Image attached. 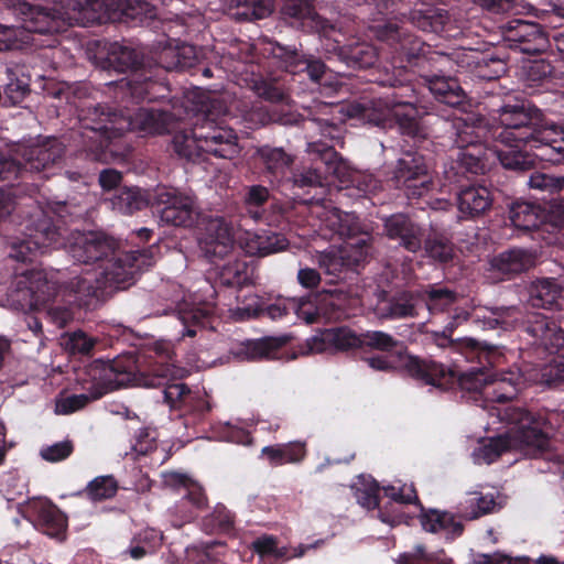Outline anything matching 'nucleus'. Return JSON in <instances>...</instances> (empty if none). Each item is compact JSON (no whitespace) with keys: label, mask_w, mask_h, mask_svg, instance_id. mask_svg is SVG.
I'll return each instance as SVG.
<instances>
[{"label":"nucleus","mask_w":564,"mask_h":564,"mask_svg":"<svg viewBox=\"0 0 564 564\" xmlns=\"http://www.w3.org/2000/svg\"><path fill=\"white\" fill-rule=\"evenodd\" d=\"M509 421L513 424L510 433L489 438L478 448L477 456L486 464L496 462L502 454L517 448L529 457L551 459V440L547 432L550 422L539 413L523 408L510 410Z\"/></svg>","instance_id":"6e6552de"},{"label":"nucleus","mask_w":564,"mask_h":564,"mask_svg":"<svg viewBox=\"0 0 564 564\" xmlns=\"http://www.w3.org/2000/svg\"><path fill=\"white\" fill-rule=\"evenodd\" d=\"M496 507L497 502L492 494L473 492L465 502L459 505L458 513L465 520H476L494 512Z\"/></svg>","instance_id":"603ef678"},{"label":"nucleus","mask_w":564,"mask_h":564,"mask_svg":"<svg viewBox=\"0 0 564 564\" xmlns=\"http://www.w3.org/2000/svg\"><path fill=\"white\" fill-rule=\"evenodd\" d=\"M35 528L43 534L63 542L67 536L68 518L56 505H43L36 512Z\"/></svg>","instance_id":"e433bc0d"},{"label":"nucleus","mask_w":564,"mask_h":564,"mask_svg":"<svg viewBox=\"0 0 564 564\" xmlns=\"http://www.w3.org/2000/svg\"><path fill=\"white\" fill-rule=\"evenodd\" d=\"M142 250L145 249L143 248ZM68 252L75 261L85 264L97 263L101 271H104L108 263L122 254L132 253L134 250L117 251L112 239L90 231L86 234L79 232L74 236L73 241L69 243Z\"/></svg>","instance_id":"6ab92c4d"},{"label":"nucleus","mask_w":564,"mask_h":564,"mask_svg":"<svg viewBox=\"0 0 564 564\" xmlns=\"http://www.w3.org/2000/svg\"><path fill=\"white\" fill-rule=\"evenodd\" d=\"M554 66L545 59H535L524 67L527 86L534 88L544 86L553 79Z\"/></svg>","instance_id":"680f3d73"},{"label":"nucleus","mask_w":564,"mask_h":564,"mask_svg":"<svg viewBox=\"0 0 564 564\" xmlns=\"http://www.w3.org/2000/svg\"><path fill=\"white\" fill-rule=\"evenodd\" d=\"M180 495L181 500L176 505V509L185 519H194L208 505L204 488L195 480L188 484Z\"/></svg>","instance_id":"09e8293b"},{"label":"nucleus","mask_w":564,"mask_h":564,"mask_svg":"<svg viewBox=\"0 0 564 564\" xmlns=\"http://www.w3.org/2000/svg\"><path fill=\"white\" fill-rule=\"evenodd\" d=\"M79 130L73 139L85 159L109 164L122 158L118 139L126 132L139 130L150 134L169 132L172 113L155 108H139L133 115L118 113L106 105H95L82 110Z\"/></svg>","instance_id":"f03ea898"},{"label":"nucleus","mask_w":564,"mask_h":564,"mask_svg":"<svg viewBox=\"0 0 564 564\" xmlns=\"http://www.w3.org/2000/svg\"><path fill=\"white\" fill-rule=\"evenodd\" d=\"M410 79H400L397 76H389L382 80L383 86L393 88L391 94L384 97L362 99L348 106V115L357 117L366 122L387 128L392 124V117L401 97H412L413 88L406 84Z\"/></svg>","instance_id":"ddd939ff"},{"label":"nucleus","mask_w":564,"mask_h":564,"mask_svg":"<svg viewBox=\"0 0 564 564\" xmlns=\"http://www.w3.org/2000/svg\"><path fill=\"white\" fill-rule=\"evenodd\" d=\"M33 276V294L29 307L45 308L51 302L54 301L55 296L57 295L56 288L46 279L45 274L41 270L34 272Z\"/></svg>","instance_id":"bf43d9fd"},{"label":"nucleus","mask_w":564,"mask_h":564,"mask_svg":"<svg viewBox=\"0 0 564 564\" xmlns=\"http://www.w3.org/2000/svg\"><path fill=\"white\" fill-rule=\"evenodd\" d=\"M305 354H319L324 351L347 352L361 348V334L347 326H337L319 329L307 338L304 344Z\"/></svg>","instance_id":"393cba45"},{"label":"nucleus","mask_w":564,"mask_h":564,"mask_svg":"<svg viewBox=\"0 0 564 564\" xmlns=\"http://www.w3.org/2000/svg\"><path fill=\"white\" fill-rule=\"evenodd\" d=\"M426 256L440 263H447L455 256L453 242L442 232L425 231V241L423 248Z\"/></svg>","instance_id":"864d4df0"},{"label":"nucleus","mask_w":564,"mask_h":564,"mask_svg":"<svg viewBox=\"0 0 564 564\" xmlns=\"http://www.w3.org/2000/svg\"><path fill=\"white\" fill-rule=\"evenodd\" d=\"M376 36L390 47L394 67L402 68L406 75L403 79L411 80L410 73L420 76V73H424L433 66L436 52H433L430 45L406 29L391 22L378 24Z\"/></svg>","instance_id":"9d476101"},{"label":"nucleus","mask_w":564,"mask_h":564,"mask_svg":"<svg viewBox=\"0 0 564 564\" xmlns=\"http://www.w3.org/2000/svg\"><path fill=\"white\" fill-rule=\"evenodd\" d=\"M261 452L271 466L300 463L306 456L305 444L301 442L265 446Z\"/></svg>","instance_id":"de8ad7c7"},{"label":"nucleus","mask_w":564,"mask_h":564,"mask_svg":"<svg viewBox=\"0 0 564 564\" xmlns=\"http://www.w3.org/2000/svg\"><path fill=\"white\" fill-rule=\"evenodd\" d=\"M390 182L409 199L420 198L433 188L426 156L419 150L404 151L398 159Z\"/></svg>","instance_id":"2eb2a0df"},{"label":"nucleus","mask_w":564,"mask_h":564,"mask_svg":"<svg viewBox=\"0 0 564 564\" xmlns=\"http://www.w3.org/2000/svg\"><path fill=\"white\" fill-rule=\"evenodd\" d=\"M494 199V193L487 186L471 185L458 192L456 203L463 219H476L491 209Z\"/></svg>","instance_id":"72a5a7b5"},{"label":"nucleus","mask_w":564,"mask_h":564,"mask_svg":"<svg viewBox=\"0 0 564 564\" xmlns=\"http://www.w3.org/2000/svg\"><path fill=\"white\" fill-rule=\"evenodd\" d=\"M118 481L113 476H98L85 488V495L93 501H102L116 496Z\"/></svg>","instance_id":"e2e57ef3"},{"label":"nucleus","mask_w":564,"mask_h":564,"mask_svg":"<svg viewBox=\"0 0 564 564\" xmlns=\"http://www.w3.org/2000/svg\"><path fill=\"white\" fill-rule=\"evenodd\" d=\"M402 367L406 375L424 386L446 391L458 384L460 390L477 394L488 403H507L513 400L521 387V378L514 372L488 373L482 368L471 367L456 372L432 358L408 355Z\"/></svg>","instance_id":"20e7f679"},{"label":"nucleus","mask_w":564,"mask_h":564,"mask_svg":"<svg viewBox=\"0 0 564 564\" xmlns=\"http://www.w3.org/2000/svg\"><path fill=\"white\" fill-rule=\"evenodd\" d=\"M256 94L271 104H282L288 99L284 86L276 79H261L254 84Z\"/></svg>","instance_id":"338daca9"},{"label":"nucleus","mask_w":564,"mask_h":564,"mask_svg":"<svg viewBox=\"0 0 564 564\" xmlns=\"http://www.w3.org/2000/svg\"><path fill=\"white\" fill-rule=\"evenodd\" d=\"M152 207L162 223L174 227L188 228L198 216L193 196L174 187H158L152 197Z\"/></svg>","instance_id":"f3484780"},{"label":"nucleus","mask_w":564,"mask_h":564,"mask_svg":"<svg viewBox=\"0 0 564 564\" xmlns=\"http://www.w3.org/2000/svg\"><path fill=\"white\" fill-rule=\"evenodd\" d=\"M39 270L35 268L25 269L21 272L15 270L14 278L10 285V295L15 297L23 306H29L33 294V273Z\"/></svg>","instance_id":"13d9d810"},{"label":"nucleus","mask_w":564,"mask_h":564,"mask_svg":"<svg viewBox=\"0 0 564 564\" xmlns=\"http://www.w3.org/2000/svg\"><path fill=\"white\" fill-rule=\"evenodd\" d=\"M262 54L273 59L276 66L292 75L306 74L314 83H319L326 72L325 63L314 55H306L294 46L282 45L276 41H263Z\"/></svg>","instance_id":"a211bd4d"},{"label":"nucleus","mask_w":564,"mask_h":564,"mask_svg":"<svg viewBox=\"0 0 564 564\" xmlns=\"http://www.w3.org/2000/svg\"><path fill=\"white\" fill-rule=\"evenodd\" d=\"M251 281V273L245 260L230 261L221 267L216 283L225 288L240 289Z\"/></svg>","instance_id":"3c124183"},{"label":"nucleus","mask_w":564,"mask_h":564,"mask_svg":"<svg viewBox=\"0 0 564 564\" xmlns=\"http://www.w3.org/2000/svg\"><path fill=\"white\" fill-rule=\"evenodd\" d=\"M174 349L169 340H156L140 352H128L112 360H94L85 368L87 380L95 393L72 394L56 402L57 414H70L85 408L91 399H99L109 391L129 384L160 388L163 401L171 410L181 412L185 425L197 424L208 416L212 405L206 394L193 391L184 382L175 380Z\"/></svg>","instance_id":"f257e3e1"},{"label":"nucleus","mask_w":564,"mask_h":564,"mask_svg":"<svg viewBox=\"0 0 564 564\" xmlns=\"http://www.w3.org/2000/svg\"><path fill=\"white\" fill-rule=\"evenodd\" d=\"M195 59L194 47L191 45L176 50L164 48L152 66L145 63L144 56L135 48L115 43L108 52L105 67L117 73L131 72L127 82L131 98L135 102H152L169 97L171 93L165 78L166 72L191 68Z\"/></svg>","instance_id":"39448f33"},{"label":"nucleus","mask_w":564,"mask_h":564,"mask_svg":"<svg viewBox=\"0 0 564 564\" xmlns=\"http://www.w3.org/2000/svg\"><path fill=\"white\" fill-rule=\"evenodd\" d=\"M492 113L499 123L512 129L503 135L530 147L536 160L552 164L564 162V137L542 129L544 115L530 100L508 95Z\"/></svg>","instance_id":"423d86ee"},{"label":"nucleus","mask_w":564,"mask_h":564,"mask_svg":"<svg viewBox=\"0 0 564 564\" xmlns=\"http://www.w3.org/2000/svg\"><path fill=\"white\" fill-rule=\"evenodd\" d=\"M364 249L340 246L330 248L318 256V264L325 274L336 279H346L349 273H358L368 261Z\"/></svg>","instance_id":"5701e85b"},{"label":"nucleus","mask_w":564,"mask_h":564,"mask_svg":"<svg viewBox=\"0 0 564 564\" xmlns=\"http://www.w3.org/2000/svg\"><path fill=\"white\" fill-rule=\"evenodd\" d=\"M13 13L30 33L53 34L74 23L84 26L106 21L105 9H111L109 19L131 26L143 24L156 17V7L148 0H61L64 12L33 6L26 1H10Z\"/></svg>","instance_id":"7ed1b4c3"},{"label":"nucleus","mask_w":564,"mask_h":564,"mask_svg":"<svg viewBox=\"0 0 564 564\" xmlns=\"http://www.w3.org/2000/svg\"><path fill=\"white\" fill-rule=\"evenodd\" d=\"M279 13L285 24L304 33H321L329 28L328 21L317 13L313 0H284Z\"/></svg>","instance_id":"a878e982"},{"label":"nucleus","mask_w":564,"mask_h":564,"mask_svg":"<svg viewBox=\"0 0 564 564\" xmlns=\"http://www.w3.org/2000/svg\"><path fill=\"white\" fill-rule=\"evenodd\" d=\"M173 150L180 156L188 161H198L205 153L203 142L196 137V127L189 133L181 132L173 137Z\"/></svg>","instance_id":"4d7b16f0"},{"label":"nucleus","mask_w":564,"mask_h":564,"mask_svg":"<svg viewBox=\"0 0 564 564\" xmlns=\"http://www.w3.org/2000/svg\"><path fill=\"white\" fill-rule=\"evenodd\" d=\"M505 46L528 55H538L551 46L550 35L536 23L512 20L502 30Z\"/></svg>","instance_id":"aec40b11"},{"label":"nucleus","mask_w":564,"mask_h":564,"mask_svg":"<svg viewBox=\"0 0 564 564\" xmlns=\"http://www.w3.org/2000/svg\"><path fill=\"white\" fill-rule=\"evenodd\" d=\"M64 154L65 145L55 137L45 138L42 142L28 147L23 153V175L29 172L46 173L63 161ZM45 177H48V174H45Z\"/></svg>","instance_id":"cd10ccee"},{"label":"nucleus","mask_w":564,"mask_h":564,"mask_svg":"<svg viewBox=\"0 0 564 564\" xmlns=\"http://www.w3.org/2000/svg\"><path fill=\"white\" fill-rule=\"evenodd\" d=\"M518 327L523 338L547 351H558L564 347V330L553 317L540 312H528Z\"/></svg>","instance_id":"412c9836"},{"label":"nucleus","mask_w":564,"mask_h":564,"mask_svg":"<svg viewBox=\"0 0 564 564\" xmlns=\"http://www.w3.org/2000/svg\"><path fill=\"white\" fill-rule=\"evenodd\" d=\"M408 20L423 32L441 33L449 22V14L445 9L423 6L411 10Z\"/></svg>","instance_id":"a19ab883"},{"label":"nucleus","mask_w":564,"mask_h":564,"mask_svg":"<svg viewBox=\"0 0 564 564\" xmlns=\"http://www.w3.org/2000/svg\"><path fill=\"white\" fill-rule=\"evenodd\" d=\"M254 160L261 173L271 184L284 185L290 178L294 164V156L283 148L261 145L254 153Z\"/></svg>","instance_id":"c85d7f7f"},{"label":"nucleus","mask_w":564,"mask_h":564,"mask_svg":"<svg viewBox=\"0 0 564 564\" xmlns=\"http://www.w3.org/2000/svg\"><path fill=\"white\" fill-rule=\"evenodd\" d=\"M352 299L340 289L323 290L306 296L291 297L292 312L306 324H313L321 317L340 319L348 317L347 310Z\"/></svg>","instance_id":"4468645a"},{"label":"nucleus","mask_w":564,"mask_h":564,"mask_svg":"<svg viewBox=\"0 0 564 564\" xmlns=\"http://www.w3.org/2000/svg\"><path fill=\"white\" fill-rule=\"evenodd\" d=\"M362 487H354V496L357 502L367 510L379 509V517L382 522L390 523L392 518L388 516L383 508H380L379 490L380 487L375 479L368 481L361 476Z\"/></svg>","instance_id":"6e6d98bb"},{"label":"nucleus","mask_w":564,"mask_h":564,"mask_svg":"<svg viewBox=\"0 0 564 564\" xmlns=\"http://www.w3.org/2000/svg\"><path fill=\"white\" fill-rule=\"evenodd\" d=\"M535 264V257L532 252L512 248L500 252L491 260V267L506 275H513L524 272Z\"/></svg>","instance_id":"4c0bfd02"},{"label":"nucleus","mask_w":564,"mask_h":564,"mask_svg":"<svg viewBox=\"0 0 564 564\" xmlns=\"http://www.w3.org/2000/svg\"><path fill=\"white\" fill-rule=\"evenodd\" d=\"M382 229L387 239L408 252L417 253L423 248L426 227L409 214L395 213L383 217Z\"/></svg>","instance_id":"4be33fe9"},{"label":"nucleus","mask_w":564,"mask_h":564,"mask_svg":"<svg viewBox=\"0 0 564 564\" xmlns=\"http://www.w3.org/2000/svg\"><path fill=\"white\" fill-rule=\"evenodd\" d=\"M335 232L345 241L343 246L364 249L370 257L372 236L369 226L355 213H338L332 221Z\"/></svg>","instance_id":"2f4dec72"},{"label":"nucleus","mask_w":564,"mask_h":564,"mask_svg":"<svg viewBox=\"0 0 564 564\" xmlns=\"http://www.w3.org/2000/svg\"><path fill=\"white\" fill-rule=\"evenodd\" d=\"M291 337L288 335L282 336H267L256 340L247 341L241 352L249 360L259 359H278L280 358V350L285 347Z\"/></svg>","instance_id":"79ce46f5"},{"label":"nucleus","mask_w":564,"mask_h":564,"mask_svg":"<svg viewBox=\"0 0 564 564\" xmlns=\"http://www.w3.org/2000/svg\"><path fill=\"white\" fill-rule=\"evenodd\" d=\"M538 175H547L546 173L534 172L529 178V186L531 188L546 191L554 195L550 202L546 210H543V223L556 229H564V191L553 187L538 186L533 178Z\"/></svg>","instance_id":"a18cd8bd"},{"label":"nucleus","mask_w":564,"mask_h":564,"mask_svg":"<svg viewBox=\"0 0 564 564\" xmlns=\"http://www.w3.org/2000/svg\"><path fill=\"white\" fill-rule=\"evenodd\" d=\"M336 181L344 184L347 189H356L359 196L373 194L381 188V183L372 174L351 170L343 160V171L336 173Z\"/></svg>","instance_id":"c03bdc74"},{"label":"nucleus","mask_w":564,"mask_h":564,"mask_svg":"<svg viewBox=\"0 0 564 564\" xmlns=\"http://www.w3.org/2000/svg\"><path fill=\"white\" fill-rule=\"evenodd\" d=\"M541 382L551 389L564 390V357L554 358L540 372Z\"/></svg>","instance_id":"774afa93"},{"label":"nucleus","mask_w":564,"mask_h":564,"mask_svg":"<svg viewBox=\"0 0 564 564\" xmlns=\"http://www.w3.org/2000/svg\"><path fill=\"white\" fill-rule=\"evenodd\" d=\"M154 263L152 251L137 250L122 254L108 263L98 275H78L66 285L69 304L86 311H95L118 290L135 282V276Z\"/></svg>","instance_id":"0eeeda50"},{"label":"nucleus","mask_w":564,"mask_h":564,"mask_svg":"<svg viewBox=\"0 0 564 564\" xmlns=\"http://www.w3.org/2000/svg\"><path fill=\"white\" fill-rule=\"evenodd\" d=\"M488 118L469 112L464 117H435L431 121L432 133L441 140L444 147L458 148L473 143L474 138H480L488 131Z\"/></svg>","instance_id":"dca6fc26"},{"label":"nucleus","mask_w":564,"mask_h":564,"mask_svg":"<svg viewBox=\"0 0 564 564\" xmlns=\"http://www.w3.org/2000/svg\"><path fill=\"white\" fill-rule=\"evenodd\" d=\"M432 68L433 66L424 73H420V77L424 79L434 98L452 108L464 106L467 102V95L458 80L453 77L440 76Z\"/></svg>","instance_id":"473e14b6"},{"label":"nucleus","mask_w":564,"mask_h":564,"mask_svg":"<svg viewBox=\"0 0 564 564\" xmlns=\"http://www.w3.org/2000/svg\"><path fill=\"white\" fill-rule=\"evenodd\" d=\"M416 96L414 91L412 97H401L394 109L392 122L398 126L400 133L419 145L426 140L425 129L417 119V109L415 106Z\"/></svg>","instance_id":"f704fd0d"},{"label":"nucleus","mask_w":564,"mask_h":564,"mask_svg":"<svg viewBox=\"0 0 564 564\" xmlns=\"http://www.w3.org/2000/svg\"><path fill=\"white\" fill-rule=\"evenodd\" d=\"M273 199L270 191L263 185H251L247 187L243 196L246 213L256 221L267 216L269 203Z\"/></svg>","instance_id":"8fccbe9b"},{"label":"nucleus","mask_w":564,"mask_h":564,"mask_svg":"<svg viewBox=\"0 0 564 564\" xmlns=\"http://www.w3.org/2000/svg\"><path fill=\"white\" fill-rule=\"evenodd\" d=\"M338 59L351 69H366L372 67L378 61L377 50L368 44L356 42L336 47Z\"/></svg>","instance_id":"58836bf2"},{"label":"nucleus","mask_w":564,"mask_h":564,"mask_svg":"<svg viewBox=\"0 0 564 564\" xmlns=\"http://www.w3.org/2000/svg\"><path fill=\"white\" fill-rule=\"evenodd\" d=\"M497 127L488 120V131L480 138H474V142L466 147H458V162L469 173H482L492 159V147L497 137Z\"/></svg>","instance_id":"c756f323"},{"label":"nucleus","mask_w":564,"mask_h":564,"mask_svg":"<svg viewBox=\"0 0 564 564\" xmlns=\"http://www.w3.org/2000/svg\"><path fill=\"white\" fill-rule=\"evenodd\" d=\"M509 219L514 228L531 231L543 224V209L535 203L518 199L509 206Z\"/></svg>","instance_id":"ea45409f"},{"label":"nucleus","mask_w":564,"mask_h":564,"mask_svg":"<svg viewBox=\"0 0 564 564\" xmlns=\"http://www.w3.org/2000/svg\"><path fill=\"white\" fill-rule=\"evenodd\" d=\"M196 137L203 142L205 153L216 158L231 160L240 152L235 130L215 124L214 121L206 120L204 124L196 127Z\"/></svg>","instance_id":"bb28decb"},{"label":"nucleus","mask_w":564,"mask_h":564,"mask_svg":"<svg viewBox=\"0 0 564 564\" xmlns=\"http://www.w3.org/2000/svg\"><path fill=\"white\" fill-rule=\"evenodd\" d=\"M512 308L495 307L479 308L471 314L462 312L452 317L445 325L442 333H435L436 345L441 348H451L460 354L469 362H476V368H482V371L494 373V368L502 358V354L495 345L480 341L471 337L453 339L452 335L459 325V319L470 321L482 329L507 328L509 326L508 318L511 316Z\"/></svg>","instance_id":"1a4fd4ad"},{"label":"nucleus","mask_w":564,"mask_h":564,"mask_svg":"<svg viewBox=\"0 0 564 564\" xmlns=\"http://www.w3.org/2000/svg\"><path fill=\"white\" fill-rule=\"evenodd\" d=\"M215 314V305L206 303L203 307H194L183 314L185 332L184 336L194 337L197 333L195 326L207 327L212 324Z\"/></svg>","instance_id":"052dcab7"},{"label":"nucleus","mask_w":564,"mask_h":564,"mask_svg":"<svg viewBox=\"0 0 564 564\" xmlns=\"http://www.w3.org/2000/svg\"><path fill=\"white\" fill-rule=\"evenodd\" d=\"M457 301V293L447 288H433L426 292V305L432 314L441 313Z\"/></svg>","instance_id":"69168bd1"},{"label":"nucleus","mask_w":564,"mask_h":564,"mask_svg":"<svg viewBox=\"0 0 564 564\" xmlns=\"http://www.w3.org/2000/svg\"><path fill=\"white\" fill-rule=\"evenodd\" d=\"M112 209L122 215H133L144 209L150 198L140 187H118V189L109 198Z\"/></svg>","instance_id":"37998d69"},{"label":"nucleus","mask_w":564,"mask_h":564,"mask_svg":"<svg viewBox=\"0 0 564 564\" xmlns=\"http://www.w3.org/2000/svg\"><path fill=\"white\" fill-rule=\"evenodd\" d=\"M422 528L426 532H443L447 540H455L464 532V524L456 520L455 514L448 511L437 509H425L421 506V514L419 517Z\"/></svg>","instance_id":"c9c22d12"},{"label":"nucleus","mask_w":564,"mask_h":564,"mask_svg":"<svg viewBox=\"0 0 564 564\" xmlns=\"http://www.w3.org/2000/svg\"><path fill=\"white\" fill-rule=\"evenodd\" d=\"M563 289L553 278H543L532 283L530 301L532 306L552 310L557 305Z\"/></svg>","instance_id":"49530a36"},{"label":"nucleus","mask_w":564,"mask_h":564,"mask_svg":"<svg viewBox=\"0 0 564 564\" xmlns=\"http://www.w3.org/2000/svg\"><path fill=\"white\" fill-rule=\"evenodd\" d=\"M23 238L10 245L9 258L21 263H33L50 247L64 246V230L53 218L42 214L28 227Z\"/></svg>","instance_id":"f8f14e48"},{"label":"nucleus","mask_w":564,"mask_h":564,"mask_svg":"<svg viewBox=\"0 0 564 564\" xmlns=\"http://www.w3.org/2000/svg\"><path fill=\"white\" fill-rule=\"evenodd\" d=\"M460 63L466 65L473 77L480 80H496L507 72L506 61L492 48H468Z\"/></svg>","instance_id":"7c9ffc66"},{"label":"nucleus","mask_w":564,"mask_h":564,"mask_svg":"<svg viewBox=\"0 0 564 564\" xmlns=\"http://www.w3.org/2000/svg\"><path fill=\"white\" fill-rule=\"evenodd\" d=\"M399 345V340L388 333L381 330H367L361 333V348L368 347L370 349L390 352L393 351Z\"/></svg>","instance_id":"0e129e2a"},{"label":"nucleus","mask_w":564,"mask_h":564,"mask_svg":"<svg viewBox=\"0 0 564 564\" xmlns=\"http://www.w3.org/2000/svg\"><path fill=\"white\" fill-rule=\"evenodd\" d=\"M307 153L312 155V166L300 172H293L283 186L310 189L325 187L336 181V173L343 171V159L334 149L322 140L307 143Z\"/></svg>","instance_id":"9b49d317"},{"label":"nucleus","mask_w":564,"mask_h":564,"mask_svg":"<svg viewBox=\"0 0 564 564\" xmlns=\"http://www.w3.org/2000/svg\"><path fill=\"white\" fill-rule=\"evenodd\" d=\"M383 315L391 319L415 317L417 315L415 299L411 292L395 293L381 307Z\"/></svg>","instance_id":"5fc2aeb1"},{"label":"nucleus","mask_w":564,"mask_h":564,"mask_svg":"<svg viewBox=\"0 0 564 564\" xmlns=\"http://www.w3.org/2000/svg\"><path fill=\"white\" fill-rule=\"evenodd\" d=\"M497 129L492 159H497L506 170L524 172L533 169L536 161L534 151H530V147L520 142L508 140L503 134L511 131V128L500 123Z\"/></svg>","instance_id":"b1692460"}]
</instances>
